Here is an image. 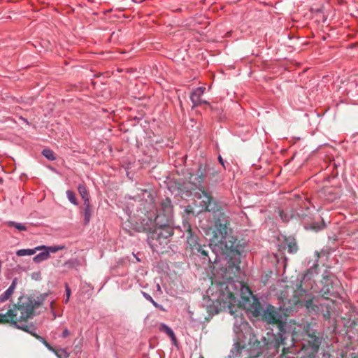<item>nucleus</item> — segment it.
Listing matches in <instances>:
<instances>
[{
	"label": "nucleus",
	"mask_w": 358,
	"mask_h": 358,
	"mask_svg": "<svg viewBox=\"0 0 358 358\" xmlns=\"http://www.w3.org/2000/svg\"><path fill=\"white\" fill-rule=\"evenodd\" d=\"M173 207L169 198L161 201L155 218V226L152 220L146 217L142 219L141 225L135 227L136 231H148V243L155 250L159 246L166 245L169 238L173 234L171 227L173 218Z\"/></svg>",
	"instance_id": "obj_1"
},
{
	"label": "nucleus",
	"mask_w": 358,
	"mask_h": 358,
	"mask_svg": "<svg viewBox=\"0 0 358 358\" xmlns=\"http://www.w3.org/2000/svg\"><path fill=\"white\" fill-rule=\"evenodd\" d=\"M215 220L213 236L210 239L208 245L202 244L196 236L190 234L187 238V243L192 250L203 257H208V248H210L217 256L232 251L236 246L235 238L228 235V221L225 215L219 213L215 215Z\"/></svg>",
	"instance_id": "obj_2"
},
{
	"label": "nucleus",
	"mask_w": 358,
	"mask_h": 358,
	"mask_svg": "<svg viewBox=\"0 0 358 358\" xmlns=\"http://www.w3.org/2000/svg\"><path fill=\"white\" fill-rule=\"evenodd\" d=\"M241 300L235 299L234 294L229 290L227 293H222L215 300L220 303L224 302L225 299H229V305L228 306L229 313L234 316L235 322L234 324V331L236 336V341L231 350L229 357H238L243 349L245 347V331L246 330V321L245 315L246 314V296H243V289L245 286L240 282Z\"/></svg>",
	"instance_id": "obj_3"
},
{
	"label": "nucleus",
	"mask_w": 358,
	"mask_h": 358,
	"mask_svg": "<svg viewBox=\"0 0 358 358\" xmlns=\"http://www.w3.org/2000/svg\"><path fill=\"white\" fill-rule=\"evenodd\" d=\"M43 300L33 296H22L19 299L17 304L9 306L6 313L0 310V324L10 323L17 329L26 332H31L34 324L27 322V320L32 318L34 310L43 303Z\"/></svg>",
	"instance_id": "obj_4"
},
{
	"label": "nucleus",
	"mask_w": 358,
	"mask_h": 358,
	"mask_svg": "<svg viewBox=\"0 0 358 358\" xmlns=\"http://www.w3.org/2000/svg\"><path fill=\"white\" fill-rule=\"evenodd\" d=\"M209 169L210 168L206 164H200L196 173L195 174H192L189 179L192 183L198 189L197 192L193 193V196L195 199L201 200L199 205L202 209L206 211H212L215 213L216 209V203L211 195L206 192L204 190V187L202 186V182L206 177Z\"/></svg>",
	"instance_id": "obj_5"
},
{
	"label": "nucleus",
	"mask_w": 358,
	"mask_h": 358,
	"mask_svg": "<svg viewBox=\"0 0 358 358\" xmlns=\"http://www.w3.org/2000/svg\"><path fill=\"white\" fill-rule=\"evenodd\" d=\"M262 318L268 324H278L281 322L280 312L274 306L268 305L262 311Z\"/></svg>",
	"instance_id": "obj_6"
},
{
	"label": "nucleus",
	"mask_w": 358,
	"mask_h": 358,
	"mask_svg": "<svg viewBox=\"0 0 358 358\" xmlns=\"http://www.w3.org/2000/svg\"><path fill=\"white\" fill-rule=\"evenodd\" d=\"M205 88L202 87L195 89L190 95L191 101L193 103V107L198 106L202 104L201 96L204 93Z\"/></svg>",
	"instance_id": "obj_7"
},
{
	"label": "nucleus",
	"mask_w": 358,
	"mask_h": 358,
	"mask_svg": "<svg viewBox=\"0 0 358 358\" xmlns=\"http://www.w3.org/2000/svg\"><path fill=\"white\" fill-rule=\"evenodd\" d=\"M321 194L324 195L327 201L332 202L339 196V190L331 187H324Z\"/></svg>",
	"instance_id": "obj_8"
},
{
	"label": "nucleus",
	"mask_w": 358,
	"mask_h": 358,
	"mask_svg": "<svg viewBox=\"0 0 358 358\" xmlns=\"http://www.w3.org/2000/svg\"><path fill=\"white\" fill-rule=\"evenodd\" d=\"M17 283V278H15L9 287L0 295V303H3L10 298L14 293Z\"/></svg>",
	"instance_id": "obj_9"
},
{
	"label": "nucleus",
	"mask_w": 358,
	"mask_h": 358,
	"mask_svg": "<svg viewBox=\"0 0 358 358\" xmlns=\"http://www.w3.org/2000/svg\"><path fill=\"white\" fill-rule=\"evenodd\" d=\"M248 294L251 295V296H252L251 299L254 301L252 305L251 308L248 307V312L250 311V312L252 313V314L255 316H257V315H260L261 314V312H260V303H259V301H257L256 299H255L253 297L252 292L249 289L248 287Z\"/></svg>",
	"instance_id": "obj_10"
},
{
	"label": "nucleus",
	"mask_w": 358,
	"mask_h": 358,
	"mask_svg": "<svg viewBox=\"0 0 358 358\" xmlns=\"http://www.w3.org/2000/svg\"><path fill=\"white\" fill-rule=\"evenodd\" d=\"M78 191L83 200V204H87L90 202V195L86 186L83 184H79Z\"/></svg>",
	"instance_id": "obj_11"
},
{
	"label": "nucleus",
	"mask_w": 358,
	"mask_h": 358,
	"mask_svg": "<svg viewBox=\"0 0 358 358\" xmlns=\"http://www.w3.org/2000/svg\"><path fill=\"white\" fill-rule=\"evenodd\" d=\"M285 247L288 249V252L291 254L296 253L298 250L296 241L293 238H287L285 241Z\"/></svg>",
	"instance_id": "obj_12"
},
{
	"label": "nucleus",
	"mask_w": 358,
	"mask_h": 358,
	"mask_svg": "<svg viewBox=\"0 0 358 358\" xmlns=\"http://www.w3.org/2000/svg\"><path fill=\"white\" fill-rule=\"evenodd\" d=\"M159 330L166 333L171 339L174 345L177 344V338L175 336L173 331L166 324L162 323L159 327Z\"/></svg>",
	"instance_id": "obj_13"
},
{
	"label": "nucleus",
	"mask_w": 358,
	"mask_h": 358,
	"mask_svg": "<svg viewBox=\"0 0 358 358\" xmlns=\"http://www.w3.org/2000/svg\"><path fill=\"white\" fill-rule=\"evenodd\" d=\"M138 197L139 198L142 197L150 205H152L155 201L154 193L149 192L146 189H141V194L138 195Z\"/></svg>",
	"instance_id": "obj_14"
},
{
	"label": "nucleus",
	"mask_w": 358,
	"mask_h": 358,
	"mask_svg": "<svg viewBox=\"0 0 358 358\" xmlns=\"http://www.w3.org/2000/svg\"><path fill=\"white\" fill-rule=\"evenodd\" d=\"M35 331H36V327L34 325L33 330H31V332H28V333L30 334L31 335L34 336L37 340H38L40 342H41L50 351L55 352V349L54 348H52L50 345V343H48L43 337L36 334Z\"/></svg>",
	"instance_id": "obj_15"
},
{
	"label": "nucleus",
	"mask_w": 358,
	"mask_h": 358,
	"mask_svg": "<svg viewBox=\"0 0 358 358\" xmlns=\"http://www.w3.org/2000/svg\"><path fill=\"white\" fill-rule=\"evenodd\" d=\"M38 250H41V247L40 246H37L34 248H31V249H20V250H17L16 252V255L18 256V257H22V256H31V255H34L36 251H38Z\"/></svg>",
	"instance_id": "obj_16"
},
{
	"label": "nucleus",
	"mask_w": 358,
	"mask_h": 358,
	"mask_svg": "<svg viewBox=\"0 0 358 358\" xmlns=\"http://www.w3.org/2000/svg\"><path fill=\"white\" fill-rule=\"evenodd\" d=\"M84 206V224L86 225L89 224L92 214V210L90 206V203H88L87 204H83Z\"/></svg>",
	"instance_id": "obj_17"
},
{
	"label": "nucleus",
	"mask_w": 358,
	"mask_h": 358,
	"mask_svg": "<svg viewBox=\"0 0 358 358\" xmlns=\"http://www.w3.org/2000/svg\"><path fill=\"white\" fill-rule=\"evenodd\" d=\"M48 255V251H46V250H43L42 252L36 255L34 258L33 261L36 263H41L45 260H47L49 258Z\"/></svg>",
	"instance_id": "obj_18"
},
{
	"label": "nucleus",
	"mask_w": 358,
	"mask_h": 358,
	"mask_svg": "<svg viewBox=\"0 0 358 358\" xmlns=\"http://www.w3.org/2000/svg\"><path fill=\"white\" fill-rule=\"evenodd\" d=\"M40 247H41V250H46V251H48L49 256H50V253H55L59 250H62L65 248L64 245H52V246L40 245Z\"/></svg>",
	"instance_id": "obj_19"
},
{
	"label": "nucleus",
	"mask_w": 358,
	"mask_h": 358,
	"mask_svg": "<svg viewBox=\"0 0 358 358\" xmlns=\"http://www.w3.org/2000/svg\"><path fill=\"white\" fill-rule=\"evenodd\" d=\"M6 224L8 227H15L18 231H27V227L24 224L15 222L14 221H8L6 222Z\"/></svg>",
	"instance_id": "obj_20"
},
{
	"label": "nucleus",
	"mask_w": 358,
	"mask_h": 358,
	"mask_svg": "<svg viewBox=\"0 0 358 358\" xmlns=\"http://www.w3.org/2000/svg\"><path fill=\"white\" fill-rule=\"evenodd\" d=\"M66 196L69 201L73 205L77 206L78 204L75 193L71 190H67Z\"/></svg>",
	"instance_id": "obj_21"
},
{
	"label": "nucleus",
	"mask_w": 358,
	"mask_h": 358,
	"mask_svg": "<svg viewBox=\"0 0 358 358\" xmlns=\"http://www.w3.org/2000/svg\"><path fill=\"white\" fill-rule=\"evenodd\" d=\"M42 155L45 157L47 158L49 160H51V161H53L56 159L55 156V153L53 152V151L50 149H44L43 151H42Z\"/></svg>",
	"instance_id": "obj_22"
},
{
	"label": "nucleus",
	"mask_w": 358,
	"mask_h": 358,
	"mask_svg": "<svg viewBox=\"0 0 358 358\" xmlns=\"http://www.w3.org/2000/svg\"><path fill=\"white\" fill-rule=\"evenodd\" d=\"M53 352L58 358H68L69 356V354L65 349L55 350V352Z\"/></svg>",
	"instance_id": "obj_23"
},
{
	"label": "nucleus",
	"mask_w": 358,
	"mask_h": 358,
	"mask_svg": "<svg viewBox=\"0 0 358 358\" xmlns=\"http://www.w3.org/2000/svg\"><path fill=\"white\" fill-rule=\"evenodd\" d=\"M329 253H330V250H329V249H327V250L323 249L320 252L316 251L315 252V255L317 259H318L320 257H324V256H327Z\"/></svg>",
	"instance_id": "obj_24"
},
{
	"label": "nucleus",
	"mask_w": 358,
	"mask_h": 358,
	"mask_svg": "<svg viewBox=\"0 0 358 358\" xmlns=\"http://www.w3.org/2000/svg\"><path fill=\"white\" fill-rule=\"evenodd\" d=\"M78 264L79 262L77 259H69L64 263L65 266L71 268Z\"/></svg>",
	"instance_id": "obj_25"
},
{
	"label": "nucleus",
	"mask_w": 358,
	"mask_h": 358,
	"mask_svg": "<svg viewBox=\"0 0 358 358\" xmlns=\"http://www.w3.org/2000/svg\"><path fill=\"white\" fill-rule=\"evenodd\" d=\"M65 290H66V299L64 302L67 303L69 301L70 295H71V289L67 284L65 285Z\"/></svg>",
	"instance_id": "obj_26"
},
{
	"label": "nucleus",
	"mask_w": 358,
	"mask_h": 358,
	"mask_svg": "<svg viewBox=\"0 0 358 358\" xmlns=\"http://www.w3.org/2000/svg\"><path fill=\"white\" fill-rule=\"evenodd\" d=\"M311 273H312L310 272V270H308V271H307V272L304 274L303 280L301 281L300 285L298 286V289H299V290H301V291H304V290L303 289V288H302V282H303V280H304L306 278H307L308 277V275H309L310 274H311Z\"/></svg>",
	"instance_id": "obj_27"
},
{
	"label": "nucleus",
	"mask_w": 358,
	"mask_h": 358,
	"mask_svg": "<svg viewBox=\"0 0 358 358\" xmlns=\"http://www.w3.org/2000/svg\"><path fill=\"white\" fill-rule=\"evenodd\" d=\"M142 294L146 300H148L150 302L152 301L153 299L149 294H148L145 292H142Z\"/></svg>",
	"instance_id": "obj_28"
},
{
	"label": "nucleus",
	"mask_w": 358,
	"mask_h": 358,
	"mask_svg": "<svg viewBox=\"0 0 358 358\" xmlns=\"http://www.w3.org/2000/svg\"><path fill=\"white\" fill-rule=\"evenodd\" d=\"M70 334V332L69 331V329L67 328H65L64 330H63V332L61 335V336L64 338L68 337Z\"/></svg>",
	"instance_id": "obj_29"
},
{
	"label": "nucleus",
	"mask_w": 358,
	"mask_h": 358,
	"mask_svg": "<svg viewBox=\"0 0 358 358\" xmlns=\"http://www.w3.org/2000/svg\"><path fill=\"white\" fill-rule=\"evenodd\" d=\"M151 303L155 308L162 309V305L158 304L154 299L152 300V301H151Z\"/></svg>",
	"instance_id": "obj_30"
},
{
	"label": "nucleus",
	"mask_w": 358,
	"mask_h": 358,
	"mask_svg": "<svg viewBox=\"0 0 358 358\" xmlns=\"http://www.w3.org/2000/svg\"><path fill=\"white\" fill-rule=\"evenodd\" d=\"M217 287H219V289H222L224 288L226 289H228V287L224 283H221Z\"/></svg>",
	"instance_id": "obj_31"
},
{
	"label": "nucleus",
	"mask_w": 358,
	"mask_h": 358,
	"mask_svg": "<svg viewBox=\"0 0 358 358\" xmlns=\"http://www.w3.org/2000/svg\"><path fill=\"white\" fill-rule=\"evenodd\" d=\"M218 160H219V162L222 165V166L224 168H225L224 160H223V159L222 158L221 156L218 157Z\"/></svg>",
	"instance_id": "obj_32"
},
{
	"label": "nucleus",
	"mask_w": 358,
	"mask_h": 358,
	"mask_svg": "<svg viewBox=\"0 0 358 358\" xmlns=\"http://www.w3.org/2000/svg\"><path fill=\"white\" fill-rule=\"evenodd\" d=\"M311 304V300L307 301L306 303V306L307 308H309Z\"/></svg>",
	"instance_id": "obj_33"
},
{
	"label": "nucleus",
	"mask_w": 358,
	"mask_h": 358,
	"mask_svg": "<svg viewBox=\"0 0 358 358\" xmlns=\"http://www.w3.org/2000/svg\"><path fill=\"white\" fill-rule=\"evenodd\" d=\"M208 104V102L207 101H205V100H202V104Z\"/></svg>",
	"instance_id": "obj_34"
},
{
	"label": "nucleus",
	"mask_w": 358,
	"mask_h": 358,
	"mask_svg": "<svg viewBox=\"0 0 358 358\" xmlns=\"http://www.w3.org/2000/svg\"><path fill=\"white\" fill-rule=\"evenodd\" d=\"M247 301H248V303H249L250 302V298L248 296Z\"/></svg>",
	"instance_id": "obj_35"
},
{
	"label": "nucleus",
	"mask_w": 358,
	"mask_h": 358,
	"mask_svg": "<svg viewBox=\"0 0 358 358\" xmlns=\"http://www.w3.org/2000/svg\"><path fill=\"white\" fill-rule=\"evenodd\" d=\"M157 289H158V290H160V286H159V285H157Z\"/></svg>",
	"instance_id": "obj_36"
},
{
	"label": "nucleus",
	"mask_w": 358,
	"mask_h": 358,
	"mask_svg": "<svg viewBox=\"0 0 358 358\" xmlns=\"http://www.w3.org/2000/svg\"><path fill=\"white\" fill-rule=\"evenodd\" d=\"M3 182V180L1 178H0V183H1Z\"/></svg>",
	"instance_id": "obj_37"
},
{
	"label": "nucleus",
	"mask_w": 358,
	"mask_h": 358,
	"mask_svg": "<svg viewBox=\"0 0 358 358\" xmlns=\"http://www.w3.org/2000/svg\"><path fill=\"white\" fill-rule=\"evenodd\" d=\"M287 358H291V357H287Z\"/></svg>",
	"instance_id": "obj_38"
}]
</instances>
